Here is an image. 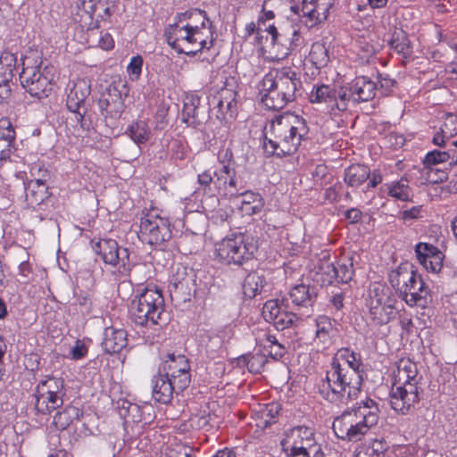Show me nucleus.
<instances>
[{
  "mask_svg": "<svg viewBox=\"0 0 457 457\" xmlns=\"http://www.w3.org/2000/svg\"><path fill=\"white\" fill-rule=\"evenodd\" d=\"M377 90L374 81L366 76H360L346 86H314L310 94V101L325 104L327 112L335 118L346 112L351 104L372 100Z\"/></svg>",
  "mask_w": 457,
  "mask_h": 457,
  "instance_id": "obj_1",
  "label": "nucleus"
},
{
  "mask_svg": "<svg viewBox=\"0 0 457 457\" xmlns=\"http://www.w3.org/2000/svg\"><path fill=\"white\" fill-rule=\"evenodd\" d=\"M308 133L305 120L293 113H286L272 120L264 129V150L279 157L293 154Z\"/></svg>",
  "mask_w": 457,
  "mask_h": 457,
  "instance_id": "obj_2",
  "label": "nucleus"
},
{
  "mask_svg": "<svg viewBox=\"0 0 457 457\" xmlns=\"http://www.w3.org/2000/svg\"><path fill=\"white\" fill-rule=\"evenodd\" d=\"M378 415V403L366 397L337 416L333 421L332 428L338 439L356 443L362 440L370 429L377 425Z\"/></svg>",
  "mask_w": 457,
  "mask_h": 457,
  "instance_id": "obj_3",
  "label": "nucleus"
},
{
  "mask_svg": "<svg viewBox=\"0 0 457 457\" xmlns=\"http://www.w3.org/2000/svg\"><path fill=\"white\" fill-rule=\"evenodd\" d=\"M301 81L290 68L271 70L259 82L261 102L270 110H280L296 98Z\"/></svg>",
  "mask_w": 457,
  "mask_h": 457,
  "instance_id": "obj_4",
  "label": "nucleus"
},
{
  "mask_svg": "<svg viewBox=\"0 0 457 457\" xmlns=\"http://www.w3.org/2000/svg\"><path fill=\"white\" fill-rule=\"evenodd\" d=\"M362 374H357L337 362H331L319 386L320 394L331 403H347L357 399L362 386Z\"/></svg>",
  "mask_w": 457,
  "mask_h": 457,
  "instance_id": "obj_5",
  "label": "nucleus"
},
{
  "mask_svg": "<svg viewBox=\"0 0 457 457\" xmlns=\"http://www.w3.org/2000/svg\"><path fill=\"white\" fill-rule=\"evenodd\" d=\"M417 364L409 358L400 359L390 393V404L395 411L407 414L419 402Z\"/></svg>",
  "mask_w": 457,
  "mask_h": 457,
  "instance_id": "obj_6",
  "label": "nucleus"
},
{
  "mask_svg": "<svg viewBox=\"0 0 457 457\" xmlns=\"http://www.w3.org/2000/svg\"><path fill=\"white\" fill-rule=\"evenodd\" d=\"M165 303L162 293L158 288L146 287L136 299L130 308L131 320L141 327L162 325L166 321Z\"/></svg>",
  "mask_w": 457,
  "mask_h": 457,
  "instance_id": "obj_7",
  "label": "nucleus"
},
{
  "mask_svg": "<svg viewBox=\"0 0 457 457\" xmlns=\"http://www.w3.org/2000/svg\"><path fill=\"white\" fill-rule=\"evenodd\" d=\"M390 283L410 306L425 307L431 301L428 287L412 267L392 271Z\"/></svg>",
  "mask_w": 457,
  "mask_h": 457,
  "instance_id": "obj_8",
  "label": "nucleus"
},
{
  "mask_svg": "<svg viewBox=\"0 0 457 457\" xmlns=\"http://www.w3.org/2000/svg\"><path fill=\"white\" fill-rule=\"evenodd\" d=\"M22 87L33 97L38 99L48 96L55 80V69L52 65H42V62H32L30 58L23 61L20 74Z\"/></svg>",
  "mask_w": 457,
  "mask_h": 457,
  "instance_id": "obj_9",
  "label": "nucleus"
},
{
  "mask_svg": "<svg viewBox=\"0 0 457 457\" xmlns=\"http://www.w3.org/2000/svg\"><path fill=\"white\" fill-rule=\"evenodd\" d=\"M164 37L169 46L178 54L189 56L195 55L203 49H210L213 43V37H210L206 32L187 29L174 22L165 28Z\"/></svg>",
  "mask_w": 457,
  "mask_h": 457,
  "instance_id": "obj_10",
  "label": "nucleus"
},
{
  "mask_svg": "<svg viewBox=\"0 0 457 457\" xmlns=\"http://www.w3.org/2000/svg\"><path fill=\"white\" fill-rule=\"evenodd\" d=\"M257 247L253 239L243 234H235L216 245L219 259L226 264L242 266L253 257Z\"/></svg>",
  "mask_w": 457,
  "mask_h": 457,
  "instance_id": "obj_11",
  "label": "nucleus"
},
{
  "mask_svg": "<svg viewBox=\"0 0 457 457\" xmlns=\"http://www.w3.org/2000/svg\"><path fill=\"white\" fill-rule=\"evenodd\" d=\"M139 239L150 245L161 246L171 238L170 224L155 208L144 209L141 212Z\"/></svg>",
  "mask_w": 457,
  "mask_h": 457,
  "instance_id": "obj_12",
  "label": "nucleus"
},
{
  "mask_svg": "<svg viewBox=\"0 0 457 457\" xmlns=\"http://www.w3.org/2000/svg\"><path fill=\"white\" fill-rule=\"evenodd\" d=\"M94 251L101 256L106 264L116 268L121 276L129 274L131 269L129 253L127 248H120L113 239H101L93 246Z\"/></svg>",
  "mask_w": 457,
  "mask_h": 457,
  "instance_id": "obj_13",
  "label": "nucleus"
},
{
  "mask_svg": "<svg viewBox=\"0 0 457 457\" xmlns=\"http://www.w3.org/2000/svg\"><path fill=\"white\" fill-rule=\"evenodd\" d=\"M267 31L271 36L273 46L280 51L281 58L287 57L304 42L300 31L294 27L282 28L278 30L274 25H270Z\"/></svg>",
  "mask_w": 457,
  "mask_h": 457,
  "instance_id": "obj_14",
  "label": "nucleus"
},
{
  "mask_svg": "<svg viewBox=\"0 0 457 457\" xmlns=\"http://www.w3.org/2000/svg\"><path fill=\"white\" fill-rule=\"evenodd\" d=\"M285 446L287 451H289V457L311 451L312 448L318 449L320 447L316 443L313 430L303 426L295 427L291 429L287 435Z\"/></svg>",
  "mask_w": 457,
  "mask_h": 457,
  "instance_id": "obj_15",
  "label": "nucleus"
},
{
  "mask_svg": "<svg viewBox=\"0 0 457 457\" xmlns=\"http://www.w3.org/2000/svg\"><path fill=\"white\" fill-rule=\"evenodd\" d=\"M335 0H303L301 12L302 22L308 29L322 23L328 19L329 10Z\"/></svg>",
  "mask_w": 457,
  "mask_h": 457,
  "instance_id": "obj_16",
  "label": "nucleus"
},
{
  "mask_svg": "<svg viewBox=\"0 0 457 457\" xmlns=\"http://www.w3.org/2000/svg\"><path fill=\"white\" fill-rule=\"evenodd\" d=\"M174 23L197 32H206L210 37H213L212 22L209 20L205 11L197 8L178 12L174 17Z\"/></svg>",
  "mask_w": 457,
  "mask_h": 457,
  "instance_id": "obj_17",
  "label": "nucleus"
},
{
  "mask_svg": "<svg viewBox=\"0 0 457 457\" xmlns=\"http://www.w3.org/2000/svg\"><path fill=\"white\" fill-rule=\"evenodd\" d=\"M90 84L86 79H78L67 96L66 105L76 115L78 122H82L87 112L86 99L90 95Z\"/></svg>",
  "mask_w": 457,
  "mask_h": 457,
  "instance_id": "obj_18",
  "label": "nucleus"
},
{
  "mask_svg": "<svg viewBox=\"0 0 457 457\" xmlns=\"http://www.w3.org/2000/svg\"><path fill=\"white\" fill-rule=\"evenodd\" d=\"M213 174L216 178L214 185L220 194L226 197H237L239 191L243 189L241 182L236 177V170L230 168L229 163L222 162L220 170H215Z\"/></svg>",
  "mask_w": 457,
  "mask_h": 457,
  "instance_id": "obj_19",
  "label": "nucleus"
},
{
  "mask_svg": "<svg viewBox=\"0 0 457 457\" xmlns=\"http://www.w3.org/2000/svg\"><path fill=\"white\" fill-rule=\"evenodd\" d=\"M16 65V57L9 52L2 53L0 56V102L11 96V82Z\"/></svg>",
  "mask_w": 457,
  "mask_h": 457,
  "instance_id": "obj_20",
  "label": "nucleus"
},
{
  "mask_svg": "<svg viewBox=\"0 0 457 457\" xmlns=\"http://www.w3.org/2000/svg\"><path fill=\"white\" fill-rule=\"evenodd\" d=\"M98 105L103 115L116 119L124 110V104L120 93L117 89H107L99 100Z\"/></svg>",
  "mask_w": 457,
  "mask_h": 457,
  "instance_id": "obj_21",
  "label": "nucleus"
},
{
  "mask_svg": "<svg viewBox=\"0 0 457 457\" xmlns=\"http://www.w3.org/2000/svg\"><path fill=\"white\" fill-rule=\"evenodd\" d=\"M316 331L314 344L326 349L332 345L337 336V328L331 319L326 315L319 316L315 320Z\"/></svg>",
  "mask_w": 457,
  "mask_h": 457,
  "instance_id": "obj_22",
  "label": "nucleus"
},
{
  "mask_svg": "<svg viewBox=\"0 0 457 457\" xmlns=\"http://www.w3.org/2000/svg\"><path fill=\"white\" fill-rule=\"evenodd\" d=\"M152 395L156 402L163 404L171 402L176 391L167 374H162V371L158 370V374L152 379Z\"/></svg>",
  "mask_w": 457,
  "mask_h": 457,
  "instance_id": "obj_23",
  "label": "nucleus"
},
{
  "mask_svg": "<svg viewBox=\"0 0 457 457\" xmlns=\"http://www.w3.org/2000/svg\"><path fill=\"white\" fill-rule=\"evenodd\" d=\"M315 270V280L321 286H328L337 278L336 266L330 262V253L327 251L320 253Z\"/></svg>",
  "mask_w": 457,
  "mask_h": 457,
  "instance_id": "obj_24",
  "label": "nucleus"
},
{
  "mask_svg": "<svg viewBox=\"0 0 457 457\" xmlns=\"http://www.w3.org/2000/svg\"><path fill=\"white\" fill-rule=\"evenodd\" d=\"M127 332L113 327L106 328L102 346L108 353H120L127 345Z\"/></svg>",
  "mask_w": 457,
  "mask_h": 457,
  "instance_id": "obj_25",
  "label": "nucleus"
},
{
  "mask_svg": "<svg viewBox=\"0 0 457 457\" xmlns=\"http://www.w3.org/2000/svg\"><path fill=\"white\" fill-rule=\"evenodd\" d=\"M237 92L234 84L227 82L219 91V100L217 107L224 115L234 117L237 112Z\"/></svg>",
  "mask_w": 457,
  "mask_h": 457,
  "instance_id": "obj_26",
  "label": "nucleus"
},
{
  "mask_svg": "<svg viewBox=\"0 0 457 457\" xmlns=\"http://www.w3.org/2000/svg\"><path fill=\"white\" fill-rule=\"evenodd\" d=\"M289 297L295 305L312 307L317 297L316 288L305 284L296 285L290 290Z\"/></svg>",
  "mask_w": 457,
  "mask_h": 457,
  "instance_id": "obj_27",
  "label": "nucleus"
},
{
  "mask_svg": "<svg viewBox=\"0 0 457 457\" xmlns=\"http://www.w3.org/2000/svg\"><path fill=\"white\" fill-rule=\"evenodd\" d=\"M382 188L387 195L396 200L408 202L412 198V190L409 186V180L402 177L399 180L385 184Z\"/></svg>",
  "mask_w": 457,
  "mask_h": 457,
  "instance_id": "obj_28",
  "label": "nucleus"
},
{
  "mask_svg": "<svg viewBox=\"0 0 457 457\" xmlns=\"http://www.w3.org/2000/svg\"><path fill=\"white\" fill-rule=\"evenodd\" d=\"M370 176V170L363 164H352L345 170L344 179L348 187H358Z\"/></svg>",
  "mask_w": 457,
  "mask_h": 457,
  "instance_id": "obj_29",
  "label": "nucleus"
},
{
  "mask_svg": "<svg viewBox=\"0 0 457 457\" xmlns=\"http://www.w3.org/2000/svg\"><path fill=\"white\" fill-rule=\"evenodd\" d=\"M35 397V409L38 413L49 414L63 404L62 395H46L36 392Z\"/></svg>",
  "mask_w": 457,
  "mask_h": 457,
  "instance_id": "obj_30",
  "label": "nucleus"
},
{
  "mask_svg": "<svg viewBox=\"0 0 457 457\" xmlns=\"http://www.w3.org/2000/svg\"><path fill=\"white\" fill-rule=\"evenodd\" d=\"M159 370L170 377L182 372H189L190 366L184 355L176 356L170 353L168 354V359L160 366Z\"/></svg>",
  "mask_w": 457,
  "mask_h": 457,
  "instance_id": "obj_31",
  "label": "nucleus"
},
{
  "mask_svg": "<svg viewBox=\"0 0 457 457\" xmlns=\"http://www.w3.org/2000/svg\"><path fill=\"white\" fill-rule=\"evenodd\" d=\"M118 0H84L83 7L87 12L97 13L98 17L106 19L116 10Z\"/></svg>",
  "mask_w": 457,
  "mask_h": 457,
  "instance_id": "obj_32",
  "label": "nucleus"
},
{
  "mask_svg": "<svg viewBox=\"0 0 457 457\" xmlns=\"http://www.w3.org/2000/svg\"><path fill=\"white\" fill-rule=\"evenodd\" d=\"M331 362H337L341 366L345 365L348 369L355 371L357 374H361L362 372L361 370L362 363L360 354L351 351L349 348L339 349L332 358Z\"/></svg>",
  "mask_w": 457,
  "mask_h": 457,
  "instance_id": "obj_33",
  "label": "nucleus"
},
{
  "mask_svg": "<svg viewBox=\"0 0 457 457\" xmlns=\"http://www.w3.org/2000/svg\"><path fill=\"white\" fill-rule=\"evenodd\" d=\"M26 201L29 206H37L41 204L50 196L47 185H38L37 182H27Z\"/></svg>",
  "mask_w": 457,
  "mask_h": 457,
  "instance_id": "obj_34",
  "label": "nucleus"
},
{
  "mask_svg": "<svg viewBox=\"0 0 457 457\" xmlns=\"http://www.w3.org/2000/svg\"><path fill=\"white\" fill-rule=\"evenodd\" d=\"M80 410L75 406L68 405L54 416L53 425L58 430L66 429L73 420L79 419Z\"/></svg>",
  "mask_w": 457,
  "mask_h": 457,
  "instance_id": "obj_35",
  "label": "nucleus"
},
{
  "mask_svg": "<svg viewBox=\"0 0 457 457\" xmlns=\"http://www.w3.org/2000/svg\"><path fill=\"white\" fill-rule=\"evenodd\" d=\"M393 305L394 299L391 297L389 289L386 287L378 285L375 286L374 288L370 290L369 301L370 309Z\"/></svg>",
  "mask_w": 457,
  "mask_h": 457,
  "instance_id": "obj_36",
  "label": "nucleus"
},
{
  "mask_svg": "<svg viewBox=\"0 0 457 457\" xmlns=\"http://www.w3.org/2000/svg\"><path fill=\"white\" fill-rule=\"evenodd\" d=\"M266 285V279L262 274L253 272L248 274L243 284L244 294L252 298L260 294Z\"/></svg>",
  "mask_w": 457,
  "mask_h": 457,
  "instance_id": "obj_37",
  "label": "nucleus"
},
{
  "mask_svg": "<svg viewBox=\"0 0 457 457\" xmlns=\"http://www.w3.org/2000/svg\"><path fill=\"white\" fill-rule=\"evenodd\" d=\"M309 58L312 63L317 68L320 69L329 62L328 48L325 42H315L312 44Z\"/></svg>",
  "mask_w": 457,
  "mask_h": 457,
  "instance_id": "obj_38",
  "label": "nucleus"
},
{
  "mask_svg": "<svg viewBox=\"0 0 457 457\" xmlns=\"http://www.w3.org/2000/svg\"><path fill=\"white\" fill-rule=\"evenodd\" d=\"M391 47L398 54L407 56L411 54V45L408 36L402 29L395 28L389 40Z\"/></svg>",
  "mask_w": 457,
  "mask_h": 457,
  "instance_id": "obj_39",
  "label": "nucleus"
},
{
  "mask_svg": "<svg viewBox=\"0 0 457 457\" xmlns=\"http://www.w3.org/2000/svg\"><path fill=\"white\" fill-rule=\"evenodd\" d=\"M239 363L245 364L251 373L260 374L267 361L266 355L261 353H248L238 358Z\"/></svg>",
  "mask_w": 457,
  "mask_h": 457,
  "instance_id": "obj_40",
  "label": "nucleus"
},
{
  "mask_svg": "<svg viewBox=\"0 0 457 457\" xmlns=\"http://www.w3.org/2000/svg\"><path fill=\"white\" fill-rule=\"evenodd\" d=\"M64 382L62 378H48L42 380L37 386L36 392L46 395H64Z\"/></svg>",
  "mask_w": 457,
  "mask_h": 457,
  "instance_id": "obj_41",
  "label": "nucleus"
},
{
  "mask_svg": "<svg viewBox=\"0 0 457 457\" xmlns=\"http://www.w3.org/2000/svg\"><path fill=\"white\" fill-rule=\"evenodd\" d=\"M129 137L137 144L145 143L150 138V128L145 120H138L129 128Z\"/></svg>",
  "mask_w": 457,
  "mask_h": 457,
  "instance_id": "obj_42",
  "label": "nucleus"
},
{
  "mask_svg": "<svg viewBox=\"0 0 457 457\" xmlns=\"http://www.w3.org/2000/svg\"><path fill=\"white\" fill-rule=\"evenodd\" d=\"M302 320L303 318L297 316L295 313L282 310L272 323L278 330H284L297 326Z\"/></svg>",
  "mask_w": 457,
  "mask_h": 457,
  "instance_id": "obj_43",
  "label": "nucleus"
},
{
  "mask_svg": "<svg viewBox=\"0 0 457 457\" xmlns=\"http://www.w3.org/2000/svg\"><path fill=\"white\" fill-rule=\"evenodd\" d=\"M87 36L91 44H96L104 50H110L114 46L113 38L108 32H100L98 36V31L95 28H90L87 30Z\"/></svg>",
  "mask_w": 457,
  "mask_h": 457,
  "instance_id": "obj_44",
  "label": "nucleus"
},
{
  "mask_svg": "<svg viewBox=\"0 0 457 457\" xmlns=\"http://www.w3.org/2000/svg\"><path fill=\"white\" fill-rule=\"evenodd\" d=\"M15 138V131L11 123L7 121V127L0 134V160L9 157L10 147Z\"/></svg>",
  "mask_w": 457,
  "mask_h": 457,
  "instance_id": "obj_45",
  "label": "nucleus"
},
{
  "mask_svg": "<svg viewBox=\"0 0 457 457\" xmlns=\"http://www.w3.org/2000/svg\"><path fill=\"white\" fill-rule=\"evenodd\" d=\"M394 305L370 309L371 320L378 326L387 324L394 316Z\"/></svg>",
  "mask_w": 457,
  "mask_h": 457,
  "instance_id": "obj_46",
  "label": "nucleus"
},
{
  "mask_svg": "<svg viewBox=\"0 0 457 457\" xmlns=\"http://www.w3.org/2000/svg\"><path fill=\"white\" fill-rule=\"evenodd\" d=\"M336 270L337 274L335 281L338 283H348L351 281L354 273L353 259L349 258L339 262L337 266H336Z\"/></svg>",
  "mask_w": 457,
  "mask_h": 457,
  "instance_id": "obj_47",
  "label": "nucleus"
},
{
  "mask_svg": "<svg viewBox=\"0 0 457 457\" xmlns=\"http://www.w3.org/2000/svg\"><path fill=\"white\" fill-rule=\"evenodd\" d=\"M415 253L420 262H426L428 258L434 257L436 253H441L436 246L428 243H419L415 247Z\"/></svg>",
  "mask_w": 457,
  "mask_h": 457,
  "instance_id": "obj_48",
  "label": "nucleus"
},
{
  "mask_svg": "<svg viewBox=\"0 0 457 457\" xmlns=\"http://www.w3.org/2000/svg\"><path fill=\"white\" fill-rule=\"evenodd\" d=\"M451 157L450 151L434 150L427 154L424 164L427 167H433L436 164L447 162Z\"/></svg>",
  "mask_w": 457,
  "mask_h": 457,
  "instance_id": "obj_49",
  "label": "nucleus"
},
{
  "mask_svg": "<svg viewBox=\"0 0 457 457\" xmlns=\"http://www.w3.org/2000/svg\"><path fill=\"white\" fill-rule=\"evenodd\" d=\"M282 311L278 300H268L262 308V316L268 322L272 323Z\"/></svg>",
  "mask_w": 457,
  "mask_h": 457,
  "instance_id": "obj_50",
  "label": "nucleus"
},
{
  "mask_svg": "<svg viewBox=\"0 0 457 457\" xmlns=\"http://www.w3.org/2000/svg\"><path fill=\"white\" fill-rule=\"evenodd\" d=\"M280 411V406L277 403L266 404L261 411L262 419L263 420L264 426L267 427L276 421V419Z\"/></svg>",
  "mask_w": 457,
  "mask_h": 457,
  "instance_id": "obj_51",
  "label": "nucleus"
},
{
  "mask_svg": "<svg viewBox=\"0 0 457 457\" xmlns=\"http://www.w3.org/2000/svg\"><path fill=\"white\" fill-rule=\"evenodd\" d=\"M182 120L191 127H197L201 121L199 119V108L184 104L182 111Z\"/></svg>",
  "mask_w": 457,
  "mask_h": 457,
  "instance_id": "obj_52",
  "label": "nucleus"
},
{
  "mask_svg": "<svg viewBox=\"0 0 457 457\" xmlns=\"http://www.w3.org/2000/svg\"><path fill=\"white\" fill-rule=\"evenodd\" d=\"M169 379L172 383L176 394H179L188 387L191 382V376L189 372H182L170 376Z\"/></svg>",
  "mask_w": 457,
  "mask_h": 457,
  "instance_id": "obj_53",
  "label": "nucleus"
},
{
  "mask_svg": "<svg viewBox=\"0 0 457 457\" xmlns=\"http://www.w3.org/2000/svg\"><path fill=\"white\" fill-rule=\"evenodd\" d=\"M31 179L28 182H37L38 185H46L50 179V173L46 169L42 168L38 164H35L30 169Z\"/></svg>",
  "mask_w": 457,
  "mask_h": 457,
  "instance_id": "obj_54",
  "label": "nucleus"
},
{
  "mask_svg": "<svg viewBox=\"0 0 457 457\" xmlns=\"http://www.w3.org/2000/svg\"><path fill=\"white\" fill-rule=\"evenodd\" d=\"M211 420V414L205 411L193 414L189 420L191 427L196 429H206Z\"/></svg>",
  "mask_w": 457,
  "mask_h": 457,
  "instance_id": "obj_55",
  "label": "nucleus"
},
{
  "mask_svg": "<svg viewBox=\"0 0 457 457\" xmlns=\"http://www.w3.org/2000/svg\"><path fill=\"white\" fill-rule=\"evenodd\" d=\"M188 284L189 279L180 276L178 271L177 274L173 276V280L169 286L171 296L175 295L176 297H179L180 293L187 287Z\"/></svg>",
  "mask_w": 457,
  "mask_h": 457,
  "instance_id": "obj_56",
  "label": "nucleus"
},
{
  "mask_svg": "<svg viewBox=\"0 0 457 457\" xmlns=\"http://www.w3.org/2000/svg\"><path fill=\"white\" fill-rule=\"evenodd\" d=\"M143 66V58L137 55L131 58L127 67L128 74L131 80H137L141 75Z\"/></svg>",
  "mask_w": 457,
  "mask_h": 457,
  "instance_id": "obj_57",
  "label": "nucleus"
},
{
  "mask_svg": "<svg viewBox=\"0 0 457 457\" xmlns=\"http://www.w3.org/2000/svg\"><path fill=\"white\" fill-rule=\"evenodd\" d=\"M386 449L387 445L386 442L375 441L365 453H359L357 457H381Z\"/></svg>",
  "mask_w": 457,
  "mask_h": 457,
  "instance_id": "obj_58",
  "label": "nucleus"
},
{
  "mask_svg": "<svg viewBox=\"0 0 457 457\" xmlns=\"http://www.w3.org/2000/svg\"><path fill=\"white\" fill-rule=\"evenodd\" d=\"M255 339L256 343L266 350L279 344L275 336L266 331H261V333L256 336Z\"/></svg>",
  "mask_w": 457,
  "mask_h": 457,
  "instance_id": "obj_59",
  "label": "nucleus"
},
{
  "mask_svg": "<svg viewBox=\"0 0 457 457\" xmlns=\"http://www.w3.org/2000/svg\"><path fill=\"white\" fill-rule=\"evenodd\" d=\"M239 196L243 197L242 204L249 206V208H246V211L251 209L253 213L256 212V209L259 208V205H254V206H250V205L252 204H254L255 202H258V203L261 202L260 195L254 194V193L249 192V191L241 192V190H240Z\"/></svg>",
  "mask_w": 457,
  "mask_h": 457,
  "instance_id": "obj_60",
  "label": "nucleus"
},
{
  "mask_svg": "<svg viewBox=\"0 0 457 457\" xmlns=\"http://www.w3.org/2000/svg\"><path fill=\"white\" fill-rule=\"evenodd\" d=\"M448 129L447 124H443L440 128V131L436 133L433 137V143L438 146H445L446 140H449L453 137V133L452 131H447Z\"/></svg>",
  "mask_w": 457,
  "mask_h": 457,
  "instance_id": "obj_61",
  "label": "nucleus"
},
{
  "mask_svg": "<svg viewBox=\"0 0 457 457\" xmlns=\"http://www.w3.org/2000/svg\"><path fill=\"white\" fill-rule=\"evenodd\" d=\"M427 179L429 183L443 182L447 179V173L434 167H427Z\"/></svg>",
  "mask_w": 457,
  "mask_h": 457,
  "instance_id": "obj_62",
  "label": "nucleus"
},
{
  "mask_svg": "<svg viewBox=\"0 0 457 457\" xmlns=\"http://www.w3.org/2000/svg\"><path fill=\"white\" fill-rule=\"evenodd\" d=\"M427 270L438 272L443 266L441 253H436L434 257L428 258L426 262H420Z\"/></svg>",
  "mask_w": 457,
  "mask_h": 457,
  "instance_id": "obj_63",
  "label": "nucleus"
},
{
  "mask_svg": "<svg viewBox=\"0 0 457 457\" xmlns=\"http://www.w3.org/2000/svg\"><path fill=\"white\" fill-rule=\"evenodd\" d=\"M342 189L343 186L340 183L335 184L332 187L326 188L324 193L325 199H327L330 203L338 202L340 199Z\"/></svg>",
  "mask_w": 457,
  "mask_h": 457,
  "instance_id": "obj_64",
  "label": "nucleus"
}]
</instances>
